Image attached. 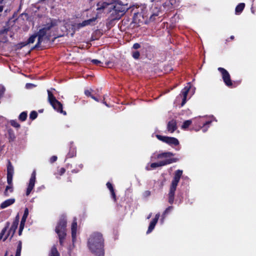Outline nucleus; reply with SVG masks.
Masks as SVG:
<instances>
[{
    "label": "nucleus",
    "instance_id": "f257e3e1",
    "mask_svg": "<svg viewBox=\"0 0 256 256\" xmlns=\"http://www.w3.org/2000/svg\"><path fill=\"white\" fill-rule=\"evenodd\" d=\"M104 241L101 233L94 232L90 236L88 246L91 252L96 256H104Z\"/></svg>",
    "mask_w": 256,
    "mask_h": 256
},
{
    "label": "nucleus",
    "instance_id": "f03ea898",
    "mask_svg": "<svg viewBox=\"0 0 256 256\" xmlns=\"http://www.w3.org/2000/svg\"><path fill=\"white\" fill-rule=\"evenodd\" d=\"M182 174V170H176L174 172L168 194V202L170 204H172L174 202L175 192Z\"/></svg>",
    "mask_w": 256,
    "mask_h": 256
},
{
    "label": "nucleus",
    "instance_id": "7ed1b4c3",
    "mask_svg": "<svg viewBox=\"0 0 256 256\" xmlns=\"http://www.w3.org/2000/svg\"><path fill=\"white\" fill-rule=\"evenodd\" d=\"M56 25V22L52 21L50 23L47 24L46 25L42 28L39 30L36 34L38 37V40L36 45L32 48V50L38 48L40 46L42 42L46 38H49L46 36V33L52 27Z\"/></svg>",
    "mask_w": 256,
    "mask_h": 256
},
{
    "label": "nucleus",
    "instance_id": "20e7f679",
    "mask_svg": "<svg viewBox=\"0 0 256 256\" xmlns=\"http://www.w3.org/2000/svg\"><path fill=\"white\" fill-rule=\"evenodd\" d=\"M52 90H55V89L51 88L50 90H47L48 102L55 110L60 113L64 115H66V112L62 110V104L56 99L52 94Z\"/></svg>",
    "mask_w": 256,
    "mask_h": 256
},
{
    "label": "nucleus",
    "instance_id": "39448f33",
    "mask_svg": "<svg viewBox=\"0 0 256 256\" xmlns=\"http://www.w3.org/2000/svg\"><path fill=\"white\" fill-rule=\"evenodd\" d=\"M66 220L64 216H62L56 226L55 231L59 238L60 244L62 245L63 240L66 236Z\"/></svg>",
    "mask_w": 256,
    "mask_h": 256
},
{
    "label": "nucleus",
    "instance_id": "423d86ee",
    "mask_svg": "<svg viewBox=\"0 0 256 256\" xmlns=\"http://www.w3.org/2000/svg\"><path fill=\"white\" fill-rule=\"evenodd\" d=\"M212 120H206L205 117H200L194 120V126L192 130L198 132L202 128V132H205L207 131Z\"/></svg>",
    "mask_w": 256,
    "mask_h": 256
},
{
    "label": "nucleus",
    "instance_id": "0eeeda50",
    "mask_svg": "<svg viewBox=\"0 0 256 256\" xmlns=\"http://www.w3.org/2000/svg\"><path fill=\"white\" fill-rule=\"evenodd\" d=\"M113 12L112 14H114V12L117 16L114 17V19H120L122 15L128 10V4H122V2H118L114 6H112Z\"/></svg>",
    "mask_w": 256,
    "mask_h": 256
},
{
    "label": "nucleus",
    "instance_id": "6e6552de",
    "mask_svg": "<svg viewBox=\"0 0 256 256\" xmlns=\"http://www.w3.org/2000/svg\"><path fill=\"white\" fill-rule=\"evenodd\" d=\"M156 136L160 140L168 144L172 147L178 146V147L176 148V150L178 151L180 150V142L176 138L174 137L162 136L159 134H156Z\"/></svg>",
    "mask_w": 256,
    "mask_h": 256
},
{
    "label": "nucleus",
    "instance_id": "1a4fd4ad",
    "mask_svg": "<svg viewBox=\"0 0 256 256\" xmlns=\"http://www.w3.org/2000/svg\"><path fill=\"white\" fill-rule=\"evenodd\" d=\"M174 154L171 152H162L157 155L158 158H164V160H161L162 162H166L167 165L176 162L178 160V158H174Z\"/></svg>",
    "mask_w": 256,
    "mask_h": 256
},
{
    "label": "nucleus",
    "instance_id": "9d476101",
    "mask_svg": "<svg viewBox=\"0 0 256 256\" xmlns=\"http://www.w3.org/2000/svg\"><path fill=\"white\" fill-rule=\"evenodd\" d=\"M18 223H19V216L18 215H17L15 218V220L12 222V225L10 228L9 230L6 233V232L5 233V234L4 236L3 241H5L8 238V236L10 235V234L11 233H12V236L10 238V240L12 239L16 230L18 228Z\"/></svg>",
    "mask_w": 256,
    "mask_h": 256
},
{
    "label": "nucleus",
    "instance_id": "9b49d317",
    "mask_svg": "<svg viewBox=\"0 0 256 256\" xmlns=\"http://www.w3.org/2000/svg\"><path fill=\"white\" fill-rule=\"evenodd\" d=\"M218 70L220 72L225 84L228 87L232 86V83L228 72L224 68L220 67L218 68Z\"/></svg>",
    "mask_w": 256,
    "mask_h": 256
},
{
    "label": "nucleus",
    "instance_id": "f8f14e48",
    "mask_svg": "<svg viewBox=\"0 0 256 256\" xmlns=\"http://www.w3.org/2000/svg\"><path fill=\"white\" fill-rule=\"evenodd\" d=\"M111 4L110 3L106 2L102 0L98 2L96 4V10L97 12L95 16L98 18L100 16L101 14L104 12L105 10Z\"/></svg>",
    "mask_w": 256,
    "mask_h": 256
},
{
    "label": "nucleus",
    "instance_id": "ddd939ff",
    "mask_svg": "<svg viewBox=\"0 0 256 256\" xmlns=\"http://www.w3.org/2000/svg\"><path fill=\"white\" fill-rule=\"evenodd\" d=\"M36 180V172L34 170L31 174L30 178L28 184V188L26 191V195L28 196L33 190Z\"/></svg>",
    "mask_w": 256,
    "mask_h": 256
},
{
    "label": "nucleus",
    "instance_id": "4468645a",
    "mask_svg": "<svg viewBox=\"0 0 256 256\" xmlns=\"http://www.w3.org/2000/svg\"><path fill=\"white\" fill-rule=\"evenodd\" d=\"M97 18L96 16H94L88 20H84L82 22L77 24L76 28L80 29L87 26L94 24Z\"/></svg>",
    "mask_w": 256,
    "mask_h": 256
},
{
    "label": "nucleus",
    "instance_id": "2eb2a0df",
    "mask_svg": "<svg viewBox=\"0 0 256 256\" xmlns=\"http://www.w3.org/2000/svg\"><path fill=\"white\" fill-rule=\"evenodd\" d=\"M159 218H160V214H156L154 218L151 221V222L150 224V225L148 228V230L146 232L147 234L150 233L153 230L154 228V227H155L156 223L158 222Z\"/></svg>",
    "mask_w": 256,
    "mask_h": 256
},
{
    "label": "nucleus",
    "instance_id": "dca6fc26",
    "mask_svg": "<svg viewBox=\"0 0 256 256\" xmlns=\"http://www.w3.org/2000/svg\"><path fill=\"white\" fill-rule=\"evenodd\" d=\"M71 230L72 239V241L74 242L76 238L77 231V222L76 218H74L73 222L72 224Z\"/></svg>",
    "mask_w": 256,
    "mask_h": 256
},
{
    "label": "nucleus",
    "instance_id": "f3484780",
    "mask_svg": "<svg viewBox=\"0 0 256 256\" xmlns=\"http://www.w3.org/2000/svg\"><path fill=\"white\" fill-rule=\"evenodd\" d=\"M177 128L176 121L172 120L167 124V130L170 133H173Z\"/></svg>",
    "mask_w": 256,
    "mask_h": 256
},
{
    "label": "nucleus",
    "instance_id": "a211bd4d",
    "mask_svg": "<svg viewBox=\"0 0 256 256\" xmlns=\"http://www.w3.org/2000/svg\"><path fill=\"white\" fill-rule=\"evenodd\" d=\"M190 87L186 86L181 91L180 95L182 96V100L181 104V106H182L186 102V98L189 92Z\"/></svg>",
    "mask_w": 256,
    "mask_h": 256
},
{
    "label": "nucleus",
    "instance_id": "6ab92c4d",
    "mask_svg": "<svg viewBox=\"0 0 256 256\" xmlns=\"http://www.w3.org/2000/svg\"><path fill=\"white\" fill-rule=\"evenodd\" d=\"M6 136L10 142H14L16 138L14 131L10 128H8L7 134H6Z\"/></svg>",
    "mask_w": 256,
    "mask_h": 256
},
{
    "label": "nucleus",
    "instance_id": "aec40b11",
    "mask_svg": "<svg viewBox=\"0 0 256 256\" xmlns=\"http://www.w3.org/2000/svg\"><path fill=\"white\" fill-rule=\"evenodd\" d=\"M15 202V199L14 198H10V199H8L6 200H4V202H3L1 204H0V208L3 209V208H5L8 206H10L12 204H14Z\"/></svg>",
    "mask_w": 256,
    "mask_h": 256
},
{
    "label": "nucleus",
    "instance_id": "412c9836",
    "mask_svg": "<svg viewBox=\"0 0 256 256\" xmlns=\"http://www.w3.org/2000/svg\"><path fill=\"white\" fill-rule=\"evenodd\" d=\"M106 185L107 188H108V190H110V191L111 193V196H112V198L114 199V201L116 202V195L114 192V188H113L112 184L110 182H108L106 183Z\"/></svg>",
    "mask_w": 256,
    "mask_h": 256
},
{
    "label": "nucleus",
    "instance_id": "4be33fe9",
    "mask_svg": "<svg viewBox=\"0 0 256 256\" xmlns=\"http://www.w3.org/2000/svg\"><path fill=\"white\" fill-rule=\"evenodd\" d=\"M245 6V4L244 3H240L239 4L236 8L235 9V13L236 14H240L242 10H244Z\"/></svg>",
    "mask_w": 256,
    "mask_h": 256
},
{
    "label": "nucleus",
    "instance_id": "5701e85b",
    "mask_svg": "<svg viewBox=\"0 0 256 256\" xmlns=\"http://www.w3.org/2000/svg\"><path fill=\"white\" fill-rule=\"evenodd\" d=\"M10 225V222H6L5 226L4 228L2 230L1 232H0V240H3L4 236L6 233V232H7L9 228Z\"/></svg>",
    "mask_w": 256,
    "mask_h": 256
},
{
    "label": "nucleus",
    "instance_id": "b1692460",
    "mask_svg": "<svg viewBox=\"0 0 256 256\" xmlns=\"http://www.w3.org/2000/svg\"><path fill=\"white\" fill-rule=\"evenodd\" d=\"M160 12V8H158L157 7H156V10L152 12V14L150 15V22H153L155 20L156 17L158 16Z\"/></svg>",
    "mask_w": 256,
    "mask_h": 256
},
{
    "label": "nucleus",
    "instance_id": "393cba45",
    "mask_svg": "<svg viewBox=\"0 0 256 256\" xmlns=\"http://www.w3.org/2000/svg\"><path fill=\"white\" fill-rule=\"evenodd\" d=\"M22 248V242L20 240L18 242V244L16 247L15 256H20ZM10 256H13V255L11 254Z\"/></svg>",
    "mask_w": 256,
    "mask_h": 256
},
{
    "label": "nucleus",
    "instance_id": "a878e982",
    "mask_svg": "<svg viewBox=\"0 0 256 256\" xmlns=\"http://www.w3.org/2000/svg\"><path fill=\"white\" fill-rule=\"evenodd\" d=\"M76 155V149L74 147L70 146V151L66 155V158H71Z\"/></svg>",
    "mask_w": 256,
    "mask_h": 256
},
{
    "label": "nucleus",
    "instance_id": "bb28decb",
    "mask_svg": "<svg viewBox=\"0 0 256 256\" xmlns=\"http://www.w3.org/2000/svg\"><path fill=\"white\" fill-rule=\"evenodd\" d=\"M167 164L168 163H166V162H162V161H160L158 162L152 163L150 164V167L154 169V168H156L159 166H166V165H167Z\"/></svg>",
    "mask_w": 256,
    "mask_h": 256
},
{
    "label": "nucleus",
    "instance_id": "cd10ccee",
    "mask_svg": "<svg viewBox=\"0 0 256 256\" xmlns=\"http://www.w3.org/2000/svg\"><path fill=\"white\" fill-rule=\"evenodd\" d=\"M13 192L12 185H8L6 186V190L4 192L5 196H10V194Z\"/></svg>",
    "mask_w": 256,
    "mask_h": 256
},
{
    "label": "nucleus",
    "instance_id": "c85d7f7f",
    "mask_svg": "<svg viewBox=\"0 0 256 256\" xmlns=\"http://www.w3.org/2000/svg\"><path fill=\"white\" fill-rule=\"evenodd\" d=\"M14 174V168L10 162L8 161V164L7 166V175H12Z\"/></svg>",
    "mask_w": 256,
    "mask_h": 256
},
{
    "label": "nucleus",
    "instance_id": "c756f323",
    "mask_svg": "<svg viewBox=\"0 0 256 256\" xmlns=\"http://www.w3.org/2000/svg\"><path fill=\"white\" fill-rule=\"evenodd\" d=\"M49 256H60L59 253L55 246L52 247Z\"/></svg>",
    "mask_w": 256,
    "mask_h": 256
},
{
    "label": "nucleus",
    "instance_id": "7c9ffc66",
    "mask_svg": "<svg viewBox=\"0 0 256 256\" xmlns=\"http://www.w3.org/2000/svg\"><path fill=\"white\" fill-rule=\"evenodd\" d=\"M27 116V112H23L19 115L18 119L22 122H24L26 120Z\"/></svg>",
    "mask_w": 256,
    "mask_h": 256
},
{
    "label": "nucleus",
    "instance_id": "2f4dec72",
    "mask_svg": "<svg viewBox=\"0 0 256 256\" xmlns=\"http://www.w3.org/2000/svg\"><path fill=\"white\" fill-rule=\"evenodd\" d=\"M192 120H187L184 121L182 126V128L184 130L186 129L192 124Z\"/></svg>",
    "mask_w": 256,
    "mask_h": 256
},
{
    "label": "nucleus",
    "instance_id": "473e14b6",
    "mask_svg": "<svg viewBox=\"0 0 256 256\" xmlns=\"http://www.w3.org/2000/svg\"><path fill=\"white\" fill-rule=\"evenodd\" d=\"M172 209L173 207L172 206H169L165 210L162 214L163 219H164L165 216L169 212H170L172 210Z\"/></svg>",
    "mask_w": 256,
    "mask_h": 256
},
{
    "label": "nucleus",
    "instance_id": "72a5a7b5",
    "mask_svg": "<svg viewBox=\"0 0 256 256\" xmlns=\"http://www.w3.org/2000/svg\"><path fill=\"white\" fill-rule=\"evenodd\" d=\"M36 37H37V35L36 34H34L32 35V36H30L28 38L26 44L34 43V42L35 41L36 38Z\"/></svg>",
    "mask_w": 256,
    "mask_h": 256
},
{
    "label": "nucleus",
    "instance_id": "f704fd0d",
    "mask_svg": "<svg viewBox=\"0 0 256 256\" xmlns=\"http://www.w3.org/2000/svg\"><path fill=\"white\" fill-rule=\"evenodd\" d=\"M132 56L135 60H138L140 56V53L138 51L136 50L132 52Z\"/></svg>",
    "mask_w": 256,
    "mask_h": 256
},
{
    "label": "nucleus",
    "instance_id": "c9c22d12",
    "mask_svg": "<svg viewBox=\"0 0 256 256\" xmlns=\"http://www.w3.org/2000/svg\"><path fill=\"white\" fill-rule=\"evenodd\" d=\"M10 124L12 126L16 128H19L20 127V124L16 120H11L10 121Z\"/></svg>",
    "mask_w": 256,
    "mask_h": 256
},
{
    "label": "nucleus",
    "instance_id": "e433bc0d",
    "mask_svg": "<svg viewBox=\"0 0 256 256\" xmlns=\"http://www.w3.org/2000/svg\"><path fill=\"white\" fill-rule=\"evenodd\" d=\"M38 116V114L36 111H32L30 114V118L32 120L36 119Z\"/></svg>",
    "mask_w": 256,
    "mask_h": 256
},
{
    "label": "nucleus",
    "instance_id": "4c0bfd02",
    "mask_svg": "<svg viewBox=\"0 0 256 256\" xmlns=\"http://www.w3.org/2000/svg\"><path fill=\"white\" fill-rule=\"evenodd\" d=\"M12 176H13L10 174L7 175V182L8 185H12Z\"/></svg>",
    "mask_w": 256,
    "mask_h": 256
},
{
    "label": "nucleus",
    "instance_id": "58836bf2",
    "mask_svg": "<svg viewBox=\"0 0 256 256\" xmlns=\"http://www.w3.org/2000/svg\"><path fill=\"white\" fill-rule=\"evenodd\" d=\"M28 215V208H24V214H23L22 218H27Z\"/></svg>",
    "mask_w": 256,
    "mask_h": 256
},
{
    "label": "nucleus",
    "instance_id": "ea45409f",
    "mask_svg": "<svg viewBox=\"0 0 256 256\" xmlns=\"http://www.w3.org/2000/svg\"><path fill=\"white\" fill-rule=\"evenodd\" d=\"M91 62L93 64H96V65H100V64H102V62L100 60H96V59L92 60Z\"/></svg>",
    "mask_w": 256,
    "mask_h": 256
},
{
    "label": "nucleus",
    "instance_id": "a19ab883",
    "mask_svg": "<svg viewBox=\"0 0 256 256\" xmlns=\"http://www.w3.org/2000/svg\"><path fill=\"white\" fill-rule=\"evenodd\" d=\"M151 192L150 190H146L143 193V196L144 198H148L150 196Z\"/></svg>",
    "mask_w": 256,
    "mask_h": 256
},
{
    "label": "nucleus",
    "instance_id": "79ce46f5",
    "mask_svg": "<svg viewBox=\"0 0 256 256\" xmlns=\"http://www.w3.org/2000/svg\"><path fill=\"white\" fill-rule=\"evenodd\" d=\"M35 86H36L34 84H30V83H27L26 84V88L27 89L32 88Z\"/></svg>",
    "mask_w": 256,
    "mask_h": 256
},
{
    "label": "nucleus",
    "instance_id": "37998d69",
    "mask_svg": "<svg viewBox=\"0 0 256 256\" xmlns=\"http://www.w3.org/2000/svg\"><path fill=\"white\" fill-rule=\"evenodd\" d=\"M26 220V218H22L20 221V226H22L24 228Z\"/></svg>",
    "mask_w": 256,
    "mask_h": 256
},
{
    "label": "nucleus",
    "instance_id": "c03bdc74",
    "mask_svg": "<svg viewBox=\"0 0 256 256\" xmlns=\"http://www.w3.org/2000/svg\"><path fill=\"white\" fill-rule=\"evenodd\" d=\"M57 160V156H52L50 160V162L51 163H53L54 162H56V160Z\"/></svg>",
    "mask_w": 256,
    "mask_h": 256
},
{
    "label": "nucleus",
    "instance_id": "a18cd8bd",
    "mask_svg": "<svg viewBox=\"0 0 256 256\" xmlns=\"http://www.w3.org/2000/svg\"><path fill=\"white\" fill-rule=\"evenodd\" d=\"M140 48V45L138 43H135L133 44L132 48L134 50H137Z\"/></svg>",
    "mask_w": 256,
    "mask_h": 256
},
{
    "label": "nucleus",
    "instance_id": "49530a36",
    "mask_svg": "<svg viewBox=\"0 0 256 256\" xmlns=\"http://www.w3.org/2000/svg\"><path fill=\"white\" fill-rule=\"evenodd\" d=\"M66 172L65 169L64 168H60L59 170V174L60 176L62 175Z\"/></svg>",
    "mask_w": 256,
    "mask_h": 256
},
{
    "label": "nucleus",
    "instance_id": "de8ad7c7",
    "mask_svg": "<svg viewBox=\"0 0 256 256\" xmlns=\"http://www.w3.org/2000/svg\"><path fill=\"white\" fill-rule=\"evenodd\" d=\"M84 94H85L86 96H90L91 97V96H92V95L91 94L90 92L88 90H85Z\"/></svg>",
    "mask_w": 256,
    "mask_h": 256
},
{
    "label": "nucleus",
    "instance_id": "09e8293b",
    "mask_svg": "<svg viewBox=\"0 0 256 256\" xmlns=\"http://www.w3.org/2000/svg\"><path fill=\"white\" fill-rule=\"evenodd\" d=\"M6 4V3H0V12H2L4 10V6Z\"/></svg>",
    "mask_w": 256,
    "mask_h": 256
},
{
    "label": "nucleus",
    "instance_id": "8fccbe9b",
    "mask_svg": "<svg viewBox=\"0 0 256 256\" xmlns=\"http://www.w3.org/2000/svg\"><path fill=\"white\" fill-rule=\"evenodd\" d=\"M24 227L20 226L19 230H18V235L20 236L22 234V232L24 230Z\"/></svg>",
    "mask_w": 256,
    "mask_h": 256
},
{
    "label": "nucleus",
    "instance_id": "3c124183",
    "mask_svg": "<svg viewBox=\"0 0 256 256\" xmlns=\"http://www.w3.org/2000/svg\"><path fill=\"white\" fill-rule=\"evenodd\" d=\"M91 98L96 102L99 101L98 100L96 96H91Z\"/></svg>",
    "mask_w": 256,
    "mask_h": 256
},
{
    "label": "nucleus",
    "instance_id": "603ef678",
    "mask_svg": "<svg viewBox=\"0 0 256 256\" xmlns=\"http://www.w3.org/2000/svg\"><path fill=\"white\" fill-rule=\"evenodd\" d=\"M102 102L106 106L109 107L108 104L104 100H103Z\"/></svg>",
    "mask_w": 256,
    "mask_h": 256
},
{
    "label": "nucleus",
    "instance_id": "864d4df0",
    "mask_svg": "<svg viewBox=\"0 0 256 256\" xmlns=\"http://www.w3.org/2000/svg\"><path fill=\"white\" fill-rule=\"evenodd\" d=\"M78 172V170H72V173H76V172Z\"/></svg>",
    "mask_w": 256,
    "mask_h": 256
},
{
    "label": "nucleus",
    "instance_id": "5fc2aeb1",
    "mask_svg": "<svg viewBox=\"0 0 256 256\" xmlns=\"http://www.w3.org/2000/svg\"><path fill=\"white\" fill-rule=\"evenodd\" d=\"M152 215V213L150 214L147 217V218L149 219L151 217Z\"/></svg>",
    "mask_w": 256,
    "mask_h": 256
},
{
    "label": "nucleus",
    "instance_id": "6e6d98bb",
    "mask_svg": "<svg viewBox=\"0 0 256 256\" xmlns=\"http://www.w3.org/2000/svg\"><path fill=\"white\" fill-rule=\"evenodd\" d=\"M110 62H106V66H108V65H109V64H110Z\"/></svg>",
    "mask_w": 256,
    "mask_h": 256
},
{
    "label": "nucleus",
    "instance_id": "4d7b16f0",
    "mask_svg": "<svg viewBox=\"0 0 256 256\" xmlns=\"http://www.w3.org/2000/svg\"><path fill=\"white\" fill-rule=\"evenodd\" d=\"M230 38L231 40H233L234 38V36H232L230 37Z\"/></svg>",
    "mask_w": 256,
    "mask_h": 256
},
{
    "label": "nucleus",
    "instance_id": "13d9d810",
    "mask_svg": "<svg viewBox=\"0 0 256 256\" xmlns=\"http://www.w3.org/2000/svg\"><path fill=\"white\" fill-rule=\"evenodd\" d=\"M79 166L80 167V168H82V164H80Z\"/></svg>",
    "mask_w": 256,
    "mask_h": 256
},
{
    "label": "nucleus",
    "instance_id": "bf43d9fd",
    "mask_svg": "<svg viewBox=\"0 0 256 256\" xmlns=\"http://www.w3.org/2000/svg\"><path fill=\"white\" fill-rule=\"evenodd\" d=\"M146 170H150V168H148V166H146Z\"/></svg>",
    "mask_w": 256,
    "mask_h": 256
},
{
    "label": "nucleus",
    "instance_id": "052dcab7",
    "mask_svg": "<svg viewBox=\"0 0 256 256\" xmlns=\"http://www.w3.org/2000/svg\"><path fill=\"white\" fill-rule=\"evenodd\" d=\"M7 254H8V252H6L5 255L4 256H7Z\"/></svg>",
    "mask_w": 256,
    "mask_h": 256
},
{
    "label": "nucleus",
    "instance_id": "680f3d73",
    "mask_svg": "<svg viewBox=\"0 0 256 256\" xmlns=\"http://www.w3.org/2000/svg\"><path fill=\"white\" fill-rule=\"evenodd\" d=\"M156 0H152V2L156 1Z\"/></svg>",
    "mask_w": 256,
    "mask_h": 256
}]
</instances>
